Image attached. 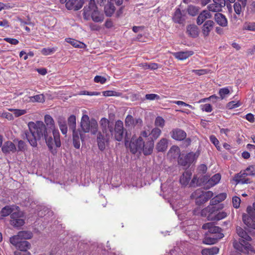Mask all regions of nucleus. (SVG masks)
<instances>
[{"instance_id": "nucleus-1", "label": "nucleus", "mask_w": 255, "mask_h": 255, "mask_svg": "<svg viewBox=\"0 0 255 255\" xmlns=\"http://www.w3.org/2000/svg\"><path fill=\"white\" fill-rule=\"evenodd\" d=\"M28 129L25 130L22 134L23 138H26L33 147L37 146V142L45 141L49 151L53 154L57 153V148L61 146L60 133L58 129L53 131L47 129L42 121L36 123L30 122L28 124Z\"/></svg>"}, {"instance_id": "nucleus-2", "label": "nucleus", "mask_w": 255, "mask_h": 255, "mask_svg": "<svg viewBox=\"0 0 255 255\" xmlns=\"http://www.w3.org/2000/svg\"><path fill=\"white\" fill-rule=\"evenodd\" d=\"M213 196V193L208 191L205 192L201 189H198L191 194V197L195 199V203L197 205H201Z\"/></svg>"}, {"instance_id": "nucleus-3", "label": "nucleus", "mask_w": 255, "mask_h": 255, "mask_svg": "<svg viewBox=\"0 0 255 255\" xmlns=\"http://www.w3.org/2000/svg\"><path fill=\"white\" fill-rule=\"evenodd\" d=\"M115 125V123L114 122H111L106 118H102L100 121L102 133L105 134L106 136H113Z\"/></svg>"}, {"instance_id": "nucleus-4", "label": "nucleus", "mask_w": 255, "mask_h": 255, "mask_svg": "<svg viewBox=\"0 0 255 255\" xmlns=\"http://www.w3.org/2000/svg\"><path fill=\"white\" fill-rule=\"evenodd\" d=\"M223 208V204H220L216 206H208L202 210L201 212V215L202 217H206L209 221H214L215 215L218 211L222 210Z\"/></svg>"}, {"instance_id": "nucleus-5", "label": "nucleus", "mask_w": 255, "mask_h": 255, "mask_svg": "<svg viewBox=\"0 0 255 255\" xmlns=\"http://www.w3.org/2000/svg\"><path fill=\"white\" fill-rule=\"evenodd\" d=\"M199 154L200 152L197 151L195 153L191 152L184 155H180L178 159V163L183 166L189 167L194 160L197 159Z\"/></svg>"}, {"instance_id": "nucleus-6", "label": "nucleus", "mask_w": 255, "mask_h": 255, "mask_svg": "<svg viewBox=\"0 0 255 255\" xmlns=\"http://www.w3.org/2000/svg\"><path fill=\"white\" fill-rule=\"evenodd\" d=\"M128 147L132 154H135L137 152H140L141 148H143V139L142 137L140 136L137 138L132 137L128 144Z\"/></svg>"}, {"instance_id": "nucleus-7", "label": "nucleus", "mask_w": 255, "mask_h": 255, "mask_svg": "<svg viewBox=\"0 0 255 255\" xmlns=\"http://www.w3.org/2000/svg\"><path fill=\"white\" fill-rule=\"evenodd\" d=\"M124 128L122 121L118 120L115 123L114 128V135L115 140L121 141L124 137Z\"/></svg>"}, {"instance_id": "nucleus-8", "label": "nucleus", "mask_w": 255, "mask_h": 255, "mask_svg": "<svg viewBox=\"0 0 255 255\" xmlns=\"http://www.w3.org/2000/svg\"><path fill=\"white\" fill-rule=\"evenodd\" d=\"M22 213L18 210L17 212L12 213L10 215V224L14 227H19L23 226L25 223Z\"/></svg>"}, {"instance_id": "nucleus-9", "label": "nucleus", "mask_w": 255, "mask_h": 255, "mask_svg": "<svg viewBox=\"0 0 255 255\" xmlns=\"http://www.w3.org/2000/svg\"><path fill=\"white\" fill-rule=\"evenodd\" d=\"M205 184H208L209 185V176L207 175H201L198 177L197 175H194L192 178L190 183V186L195 187L197 186H200Z\"/></svg>"}, {"instance_id": "nucleus-10", "label": "nucleus", "mask_w": 255, "mask_h": 255, "mask_svg": "<svg viewBox=\"0 0 255 255\" xmlns=\"http://www.w3.org/2000/svg\"><path fill=\"white\" fill-rule=\"evenodd\" d=\"M98 9L95 0H90L88 5L84 6L83 10V17L86 20H88L92 12Z\"/></svg>"}, {"instance_id": "nucleus-11", "label": "nucleus", "mask_w": 255, "mask_h": 255, "mask_svg": "<svg viewBox=\"0 0 255 255\" xmlns=\"http://www.w3.org/2000/svg\"><path fill=\"white\" fill-rule=\"evenodd\" d=\"M233 246L235 249L244 253L248 252L251 248V244L243 239H240L239 242H234Z\"/></svg>"}, {"instance_id": "nucleus-12", "label": "nucleus", "mask_w": 255, "mask_h": 255, "mask_svg": "<svg viewBox=\"0 0 255 255\" xmlns=\"http://www.w3.org/2000/svg\"><path fill=\"white\" fill-rule=\"evenodd\" d=\"M110 137V136H106V135H104L101 131L98 132L97 141L99 149L101 151H104L105 149L106 144H109Z\"/></svg>"}, {"instance_id": "nucleus-13", "label": "nucleus", "mask_w": 255, "mask_h": 255, "mask_svg": "<svg viewBox=\"0 0 255 255\" xmlns=\"http://www.w3.org/2000/svg\"><path fill=\"white\" fill-rule=\"evenodd\" d=\"M84 2V0H68L65 6L68 10L77 11L82 7Z\"/></svg>"}, {"instance_id": "nucleus-14", "label": "nucleus", "mask_w": 255, "mask_h": 255, "mask_svg": "<svg viewBox=\"0 0 255 255\" xmlns=\"http://www.w3.org/2000/svg\"><path fill=\"white\" fill-rule=\"evenodd\" d=\"M213 3L208 5L209 11L213 12H221L222 8L226 5L225 0H213Z\"/></svg>"}, {"instance_id": "nucleus-15", "label": "nucleus", "mask_w": 255, "mask_h": 255, "mask_svg": "<svg viewBox=\"0 0 255 255\" xmlns=\"http://www.w3.org/2000/svg\"><path fill=\"white\" fill-rule=\"evenodd\" d=\"M247 213L243 214V221L248 227L255 229V215L252 212Z\"/></svg>"}, {"instance_id": "nucleus-16", "label": "nucleus", "mask_w": 255, "mask_h": 255, "mask_svg": "<svg viewBox=\"0 0 255 255\" xmlns=\"http://www.w3.org/2000/svg\"><path fill=\"white\" fill-rule=\"evenodd\" d=\"M73 144L76 149L80 147V139L83 141L85 138V134L80 129L72 132Z\"/></svg>"}, {"instance_id": "nucleus-17", "label": "nucleus", "mask_w": 255, "mask_h": 255, "mask_svg": "<svg viewBox=\"0 0 255 255\" xmlns=\"http://www.w3.org/2000/svg\"><path fill=\"white\" fill-rule=\"evenodd\" d=\"M246 172L247 171L244 170L236 174L234 177V180L236 181L237 184L240 183L244 184L251 183L252 181H251L250 178L247 177V174Z\"/></svg>"}, {"instance_id": "nucleus-18", "label": "nucleus", "mask_w": 255, "mask_h": 255, "mask_svg": "<svg viewBox=\"0 0 255 255\" xmlns=\"http://www.w3.org/2000/svg\"><path fill=\"white\" fill-rule=\"evenodd\" d=\"M154 146V142L153 139L148 138V140L145 142L143 140V148H141L143 153L144 155H149L151 154Z\"/></svg>"}, {"instance_id": "nucleus-19", "label": "nucleus", "mask_w": 255, "mask_h": 255, "mask_svg": "<svg viewBox=\"0 0 255 255\" xmlns=\"http://www.w3.org/2000/svg\"><path fill=\"white\" fill-rule=\"evenodd\" d=\"M19 209V207L15 205H6L1 209L0 214L2 217H5L10 216L12 213L18 211Z\"/></svg>"}, {"instance_id": "nucleus-20", "label": "nucleus", "mask_w": 255, "mask_h": 255, "mask_svg": "<svg viewBox=\"0 0 255 255\" xmlns=\"http://www.w3.org/2000/svg\"><path fill=\"white\" fill-rule=\"evenodd\" d=\"M170 133L173 139L179 141L185 139L187 135L185 131L178 128L173 129Z\"/></svg>"}, {"instance_id": "nucleus-21", "label": "nucleus", "mask_w": 255, "mask_h": 255, "mask_svg": "<svg viewBox=\"0 0 255 255\" xmlns=\"http://www.w3.org/2000/svg\"><path fill=\"white\" fill-rule=\"evenodd\" d=\"M202 229L204 230H208V232L211 234V235H218L219 234H222L221 232L222 230L221 228L215 226L212 223H207L204 224L202 226Z\"/></svg>"}, {"instance_id": "nucleus-22", "label": "nucleus", "mask_w": 255, "mask_h": 255, "mask_svg": "<svg viewBox=\"0 0 255 255\" xmlns=\"http://www.w3.org/2000/svg\"><path fill=\"white\" fill-rule=\"evenodd\" d=\"M224 237L223 234H219L218 235H211L209 237H205L203 240V243L206 245H213L216 244L219 240Z\"/></svg>"}, {"instance_id": "nucleus-23", "label": "nucleus", "mask_w": 255, "mask_h": 255, "mask_svg": "<svg viewBox=\"0 0 255 255\" xmlns=\"http://www.w3.org/2000/svg\"><path fill=\"white\" fill-rule=\"evenodd\" d=\"M90 123L91 120L90 121L89 117L84 115L82 116L81 121V128L82 133H87L90 131Z\"/></svg>"}, {"instance_id": "nucleus-24", "label": "nucleus", "mask_w": 255, "mask_h": 255, "mask_svg": "<svg viewBox=\"0 0 255 255\" xmlns=\"http://www.w3.org/2000/svg\"><path fill=\"white\" fill-rule=\"evenodd\" d=\"M1 150L4 154H9L10 152L14 153L16 151L15 145L10 141L5 142L1 146Z\"/></svg>"}, {"instance_id": "nucleus-25", "label": "nucleus", "mask_w": 255, "mask_h": 255, "mask_svg": "<svg viewBox=\"0 0 255 255\" xmlns=\"http://www.w3.org/2000/svg\"><path fill=\"white\" fill-rule=\"evenodd\" d=\"M214 24L215 23L213 20H208L205 21L203 26L202 27V32L204 37H207L209 35L210 32L214 27Z\"/></svg>"}, {"instance_id": "nucleus-26", "label": "nucleus", "mask_w": 255, "mask_h": 255, "mask_svg": "<svg viewBox=\"0 0 255 255\" xmlns=\"http://www.w3.org/2000/svg\"><path fill=\"white\" fill-rule=\"evenodd\" d=\"M186 32L188 35L193 38L198 37L199 34V29L195 24H189L186 27Z\"/></svg>"}, {"instance_id": "nucleus-27", "label": "nucleus", "mask_w": 255, "mask_h": 255, "mask_svg": "<svg viewBox=\"0 0 255 255\" xmlns=\"http://www.w3.org/2000/svg\"><path fill=\"white\" fill-rule=\"evenodd\" d=\"M214 19L217 24L222 27H226L228 25L227 18L223 14L219 12L215 14Z\"/></svg>"}, {"instance_id": "nucleus-28", "label": "nucleus", "mask_w": 255, "mask_h": 255, "mask_svg": "<svg viewBox=\"0 0 255 255\" xmlns=\"http://www.w3.org/2000/svg\"><path fill=\"white\" fill-rule=\"evenodd\" d=\"M167 145V139L165 138H162L156 144L155 149L158 152H164L166 150Z\"/></svg>"}, {"instance_id": "nucleus-29", "label": "nucleus", "mask_w": 255, "mask_h": 255, "mask_svg": "<svg viewBox=\"0 0 255 255\" xmlns=\"http://www.w3.org/2000/svg\"><path fill=\"white\" fill-rule=\"evenodd\" d=\"M183 16L184 15L182 14L181 10L179 8H177L173 16V20L175 23L182 24L185 21Z\"/></svg>"}, {"instance_id": "nucleus-30", "label": "nucleus", "mask_w": 255, "mask_h": 255, "mask_svg": "<svg viewBox=\"0 0 255 255\" xmlns=\"http://www.w3.org/2000/svg\"><path fill=\"white\" fill-rule=\"evenodd\" d=\"M191 173L189 171L184 172L180 177V183L183 186L188 184L191 177Z\"/></svg>"}, {"instance_id": "nucleus-31", "label": "nucleus", "mask_w": 255, "mask_h": 255, "mask_svg": "<svg viewBox=\"0 0 255 255\" xmlns=\"http://www.w3.org/2000/svg\"><path fill=\"white\" fill-rule=\"evenodd\" d=\"M193 53L192 51H181L175 53L174 56L178 59L183 60L192 55Z\"/></svg>"}, {"instance_id": "nucleus-32", "label": "nucleus", "mask_w": 255, "mask_h": 255, "mask_svg": "<svg viewBox=\"0 0 255 255\" xmlns=\"http://www.w3.org/2000/svg\"><path fill=\"white\" fill-rule=\"evenodd\" d=\"M90 16L92 20L96 22H101L103 21L104 16L103 14H101L98 9L92 12Z\"/></svg>"}, {"instance_id": "nucleus-33", "label": "nucleus", "mask_w": 255, "mask_h": 255, "mask_svg": "<svg viewBox=\"0 0 255 255\" xmlns=\"http://www.w3.org/2000/svg\"><path fill=\"white\" fill-rule=\"evenodd\" d=\"M236 230L238 235L241 238L240 239H243L248 242L251 241V237L242 228L238 227L237 228Z\"/></svg>"}, {"instance_id": "nucleus-34", "label": "nucleus", "mask_w": 255, "mask_h": 255, "mask_svg": "<svg viewBox=\"0 0 255 255\" xmlns=\"http://www.w3.org/2000/svg\"><path fill=\"white\" fill-rule=\"evenodd\" d=\"M44 122L46 123L48 128L47 129H50L53 131L55 129L54 121L51 116L46 115L44 117Z\"/></svg>"}, {"instance_id": "nucleus-35", "label": "nucleus", "mask_w": 255, "mask_h": 255, "mask_svg": "<svg viewBox=\"0 0 255 255\" xmlns=\"http://www.w3.org/2000/svg\"><path fill=\"white\" fill-rule=\"evenodd\" d=\"M65 41L70 43L75 47L84 48L86 47V45L84 43L71 38H66Z\"/></svg>"}, {"instance_id": "nucleus-36", "label": "nucleus", "mask_w": 255, "mask_h": 255, "mask_svg": "<svg viewBox=\"0 0 255 255\" xmlns=\"http://www.w3.org/2000/svg\"><path fill=\"white\" fill-rule=\"evenodd\" d=\"M115 6L114 4L109 2L104 7L105 14L107 16L110 17L115 11Z\"/></svg>"}, {"instance_id": "nucleus-37", "label": "nucleus", "mask_w": 255, "mask_h": 255, "mask_svg": "<svg viewBox=\"0 0 255 255\" xmlns=\"http://www.w3.org/2000/svg\"><path fill=\"white\" fill-rule=\"evenodd\" d=\"M31 247L30 244L26 241H20L19 243L16 247L21 252H25L29 249Z\"/></svg>"}, {"instance_id": "nucleus-38", "label": "nucleus", "mask_w": 255, "mask_h": 255, "mask_svg": "<svg viewBox=\"0 0 255 255\" xmlns=\"http://www.w3.org/2000/svg\"><path fill=\"white\" fill-rule=\"evenodd\" d=\"M68 124L69 129H71L73 131H77L76 129V117L72 115H71L68 119Z\"/></svg>"}, {"instance_id": "nucleus-39", "label": "nucleus", "mask_w": 255, "mask_h": 255, "mask_svg": "<svg viewBox=\"0 0 255 255\" xmlns=\"http://www.w3.org/2000/svg\"><path fill=\"white\" fill-rule=\"evenodd\" d=\"M18 236L20 239L28 240L32 238L33 234L30 231H22L18 233Z\"/></svg>"}, {"instance_id": "nucleus-40", "label": "nucleus", "mask_w": 255, "mask_h": 255, "mask_svg": "<svg viewBox=\"0 0 255 255\" xmlns=\"http://www.w3.org/2000/svg\"><path fill=\"white\" fill-rule=\"evenodd\" d=\"M221 175L219 173H217L211 178H209V185L212 187L217 184L221 180Z\"/></svg>"}, {"instance_id": "nucleus-41", "label": "nucleus", "mask_w": 255, "mask_h": 255, "mask_svg": "<svg viewBox=\"0 0 255 255\" xmlns=\"http://www.w3.org/2000/svg\"><path fill=\"white\" fill-rule=\"evenodd\" d=\"M161 133V130L159 128H154L150 132L151 136L148 138L153 139L154 141L160 136Z\"/></svg>"}, {"instance_id": "nucleus-42", "label": "nucleus", "mask_w": 255, "mask_h": 255, "mask_svg": "<svg viewBox=\"0 0 255 255\" xmlns=\"http://www.w3.org/2000/svg\"><path fill=\"white\" fill-rule=\"evenodd\" d=\"M58 123L62 134L66 135L67 132V126L66 121L64 120H60L58 121Z\"/></svg>"}, {"instance_id": "nucleus-43", "label": "nucleus", "mask_w": 255, "mask_h": 255, "mask_svg": "<svg viewBox=\"0 0 255 255\" xmlns=\"http://www.w3.org/2000/svg\"><path fill=\"white\" fill-rule=\"evenodd\" d=\"M199 8L197 6L189 5L187 8V12L191 16H195L199 12Z\"/></svg>"}, {"instance_id": "nucleus-44", "label": "nucleus", "mask_w": 255, "mask_h": 255, "mask_svg": "<svg viewBox=\"0 0 255 255\" xmlns=\"http://www.w3.org/2000/svg\"><path fill=\"white\" fill-rule=\"evenodd\" d=\"M98 125L97 122L94 119L91 120L90 131L92 134H96L98 132Z\"/></svg>"}, {"instance_id": "nucleus-45", "label": "nucleus", "mask_w": 255, "mask_h": 255, "mask_svg": "<svg viewBox=\"0 0 255 255\" xmlns=\"http://www.w3.org/2000/svg\"><path fill=\"white\" fill-rule=\"evenodd\" d=\"M30 101L32 102L43 103L45 101L44 96L43 94L37 95L34 96L29 97Z\"/></svg>"}, {"instance_id": "nucleus-46", "label": "nucleus", "mask_w": 255, "mask_h": 255, "mask_svg": "<svg viewBox=\"0 0 255 255\" xmlns=\"http://www.w3.org/2000/svg\"><path fill=\"white\" fill-rule=\"evenodd\" d=\"M103 95L106 97L116 96L119 97L122 95V93L114 91H106L103 92Z\"/></svg>"}, {"instance_id": "nucleus-47", "label": "nucleus", "mask_w": 255, "mask_h": 255, "mask_svg": "<svg viewBox=\"0 0 255 255\" xmlns=\"http://www.w3.org/2000/svg\"><path fill=\"white\" fill-rule=\"evenodd\" d=\"M230 93V90L228 88H223L220 89L219 94L220 95V99L223 100L224 99L226 95Z\"/></svg>"}, {"instance_id": "nucleus-48", "label": "nucleus", "mask_w": 255, "mask_h": 255, "mask_svg": "<svg viewBox=\"0 0 255 255\" xmlns=\"http://www.w3.org/2000/svg\"><path fill=\"white\" fill-rule=\"evenodd\" d=\"M227 216V213L224 211H218L215 215V217L214 218V221H219L222 220Z\"/></svg>"}, {"instance_id": "nucleus-49", "label": "nucleus", "mask_w": 255, "mask_h": 255, "mask_svg": "<svg viewBox=\"0 0 255 255\" xmlns=\"http://www.w3.org/2000/svg\"><path fill=\"white\" fill-rule=\"evenodd\" d=\"M211 142L216 147L218 150H221V147L219 146V141L215 136L212 135L210 136Z\"/></svg>"}, {"instance_id": "nucleus-50", "label": "nucleus", "mask_w": 255, "mask_h": 255, "mask_svg": "<svg viewBox=\"0 0 255 255\" xmlns=\"http://www.w3.org/2000/svg\"><path fill=\"white\" fill-rule=\"evenodd\" d=\"M125 124L126 126H133L135 124L134 119L131 115H128L125 120Z\"/></svg>"}, {"instance_id": "nucleus-51", "label": "nucleus", "mask_w": 255, "mask_h": 255, "mask_svg": "<svg viewBox=\"0 0 255 255\" xmlns=\"http://www.w3.org/2000/svg\"><path fill=\"white\" fill-rule=\"evenodd\" d=\"M56 51L54 48H44L41 50V53L44 55H48L53 53Z\"/></svg>"}, {"instance_id": "nucleus-52", "label": "nucleus", "mask_w": 255, "mask_h": 255, "mask_svg": "<svg viewBox=\"0 0 255 255\" xmlns=\"http://www.w3.org/2000/svg\"><path fill=\"white\" fill-rule=\"evenodd\" d=\"M20 237L18 236V234L16 236H13L10 238L9 239V242L10 243L13 245V246H15L16 247L17 246V245L19 243L20 241H19Z\"/></svg>"}, {"instance_id": "nucleus-53", "label": "nucleus", "mask_w": 255, "mask_h": 255, "mask_svg": "<svg viewBox=\"0 0 255 255\" xmlns=\"http://www.w3.org/2000/svg\"><path fill=\"white\" fill-rule=\"evenodd\" d=\"M206 20L205 14L203 11L199 14L197 18V24L198 25H201Z\"/></svg>"}, {"instance_id": "nucleus-54", "label": "nucleus", "mask_w": 255, "mask_h": 255, "mask_svg": "<svg viewBox=\"0 0 255 255\" xmlns=\"http://www.w3.org/2000/svg\"><path fill=\"white\" fill-rule=\"evenodd\" d=\"M143 67L145 69L155 70L158 68V65L155 63H145Z\"/></svg>"}, {"instance_id": "nucleus-55", "label": "nucleus", "mask_w": 255, "mask_h": 255, "mask_svg": "<svg viewBox=\"0 0 255 255\" xmlns=\"http://www.w3.org/2000/svg\"><path fill=\"white\" fill-rule=\"evenodd\" d=\"M247 176H255V165L250 166L245 170Z\"/></svg>"}, {"instance_id": "nucleus-56", "label": "nucleus", "mask_w": 255, "mask_h": 255, "mask_svg": "<svg viewBox=\"0 0 255 255\" xmlns=\"http://www.w3.org/2000/svg\"><path fill=\"white\" fill-rule=\"evenodd\" d=\"M242 4H241L239 2H236L234 3V8L235 12L238 15H240L242 12Z\"/></svg>"}, {"instance_id": "nucleus-57", "label": "nucleus", "mask_w": 255, "mask_h": 255, "mask_svg": "<svg viewBox=\"0 0 255 255\" xmlns=\"http://www.w3.org/2000/svg\"><path fill=\"white\" fill-rule=\"evenodd\" d=\"M165 121L161 117H157L155 121V125L156 126L163 128L164 126Z\"/></svg>"}, {"instance_id": "nucleus-58", "label": "nucleus", "mask_w": 255, "mask_h": 255, "mask_svg": "<svg viewBox=\"0 0 255 255\" xmlns=\"http://www.w3.org/2000/svg\"><path fill=\"white\" fill-rule=\"evenodd\" d=\"M241 106V103L239 102H236L235 101H231L227 105V108L229 109H232L234 108H238Z\"/></svg>"}, {"instance_id": "nucleus-59", "label": "nucleus", "mask_w": 255, "mask_h": 255, "mask_svg": "<svg viewBox=\"0 0 255 255\" xmlns=\"http://www.w3.org/2000/svg\"><path fill=\"white\" fill-rule=\"evenodd\" d=\"M192 73L196 74L199 76L207 74L209 73V70L208 69H199V70H192Z\"/></svg>"}, {"instance_id": "nucleus-60", "label": "nucleus", "mask_w": 255, "mask_h": 255, "mask_svg": "<svg viewBox=\"0 0 255 255\" xmlns=\"http://www.w3.org/2000/svg\"><path fill=\"white\" fill-rule=\"evenodd\" d=\"M145 99L148 100L152 101L154 100H160L159 95L155 94H150L145 95Z\"/></svg>"}, {"instance_id": "nucleus-61", "label": "nucleus", "mask_w": 255, "mask_h": 255, "mask_svg": "<svg viewBox=\"0 0 255 255\" xmlns=\"http://www.w3.org/2000/svg\"><path fill=\"white\" fill-rule=\"evenodd\" d=\"M233 205L235 208L238 209L240 207L241 199L237 196L233 198Z\"/></svg>"}, {"instance_id": "nucleus-62", "label": "nucleus", "mask_w": 255, "mask_h": 255, "mask_svg": "<svg viewBox=\"0 0 255 255\" xmlns=\"http://www.w3.org/2000/svg\"><path fill=\"white\" fill-rule=\"evenodd\" d=\"M13 111V114L15 117H18L26 113L25 110L14 109Z\"/></svg>"}, {"instance_id": "nucleus-63", "label": "nucleus", "mask_w": 255, "mask_h": 255, "mask_svg": "<svg viewBox=\"0 0 255 255\" xmlns=\"http://www.w3.org/2000/svg\"><path fill=\"white\" fill-rule=\"evenodd\" d=\"M107 79L104 77L101 76H96L94 78V82L96 83H100L101 84H104L106 83Z\"/></svg>"}, {"instance_id": "nucleus-64", "label": "nucleus", "mask_w": 255, "mask_h": 255, "mask_svg": "<svg viewBox=\"0 0 255 255\" xmlns=\"http://www.w3.org/2000/svg\"><path fill=\"white\" fill-rule=\"evenodd\" d=\"M245 29L250 31H255V22H250L245 26Z\"/></svg>"}]
</instances>
